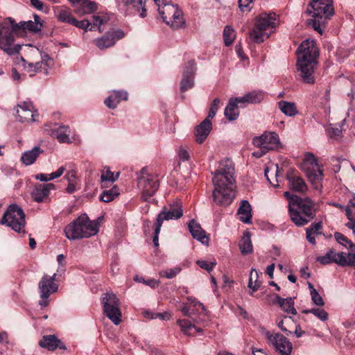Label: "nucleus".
<instances>
[{"instance_id": "6e6552de", "label": "nucleus", "mask_w": 355, "mask_h": 355, "mask_svg": "<svg viewBox=\"0 0 355 355\" xmlns=\"http://www.w3.org/2000/svg\"><path fill=\"white\" fill-rule=\"evenodd\" d=\"M158 12L163 21L173 29L182 28L185 24L182 11L178 6L171 3H164L162 6L158 5Z\"/></svg>"}, {"instance_id": "5701e85b", "label": "nucleus", "mask_w": 355, "mask_h": 355, "mask_svg": "<svg viewBox=\"0 0 355 355\" xmlns=\"http://www.w3.org/2000/svg\"><path fill=\"white\" fill-rule=\"evenodd\" d=\"M39 345L49 351H54L58 347L60 349H65L64 343L58 339L55 335L44 336L39 342Z\"/></svg>"}, {"instance_id": "6e6d98bb", "label": "nucleus", "mask_w": 355, "mask_h": 355, "mask_svg": "<svg viewBox=\"0 0 355 355\" xmlns=\"http://www.w3.org/2000/svg\"><path fill=\"white\" fill-rule=\"evenodd\" d=\"M327 135L331 138L338 139L341 136L342 130L338 128H329L327 130Z\"/></svg>"}, {"instance_id": "de8ad7c7", "label": "nucleus", "mask_w": 355, "mask_h": 355, "mask_svg": "<svg viewBox=\"0 0 355 355\" xmlns=\"http://www.w3.org/2000/svg\"><path fill=\"white\" fill-rule=\"evenodd\" d=\"M81 5L84 6V10H85L87 14H91L98 9V4L89 0H83Z\"/></svg>"}, {"instance_id": "7c9ffc66", "label": "nucleus", "mask_w": 355, "mask_h": 355, "mask_svg": "<svg viewBox=\"0 0 355 355\" xmlns=\"http://www.w3.org/2000/svg\"><path fill=\"white\" fill-rule=\"evenodd\" d=\"M345 214L349 220L346 226L355 234V196L351 199L345 208Z\"/></svg>"}, {"instance_id": "e433bc0d", "label": "nucleus", "mask_w": 355, "mask_h": 355, "mask_svg": "<svg viewBox=\"0 0 355 355\" xmlns=\"http://www.w3.org/2000/svg\"><path fill=\"white\" fill-rule=\"evenodd\" d=\"M224 114L230 121H234L238 118L239 112L235 101H233V98L229 100V103L225 109Z\"/></svg>"}, {"instance_id": "c03bdc74", "label": "nucleus", "mask_w": 355, "mask_h": 355, "mask_svg": "<svg viewBox=\"0 0 355 355\" xmlns=\"http://www.w3.org/2000/svg\"><path fill=\"white\" fill-rule=\"evenodd\" d=\"M302 313H312L322 321H326L328 319V313L324 309L319 308L304 309L302 311Z\"/></svg>"}, {"instance_id": "423d86ee", "label": "nucleus", "mask_w": 355, "mask_h": 355, "mask_svg": "<svg viewBox=\"0 0 355 355\" xmlns=\"http://www.w3.org/2000/svg\"><path fill=\"white\" fill-rule=\"evenodd\" d=\"M0 224L7 225L17 232H24L26 220L23 209L16 204L10 205L0 220Z\"/></svg>"}, {"instance_id": "5fc2aeb1", "label": "nucleus", "mask_w": 355, "mask_h": 355, "mask_svg": "<svg viewBox=\"0 0 355 355\" xmlns=\"http://www.w3.org/2000/svg\"><path fill=\"white\" fill-rule=\"evenodd\" d=\"M162 225L155 223L154 224V233L153 236V242L155 247L159 246V234L160 232Z\"/></svg>"}, {"instance_id": "a211bd4d", "label": "nucleus", "mask_w": 355, "mask_h": 355, "mask_svg": "<svg viewBox=\"0 0 355 355\" xmlns=\"http://www.w3.org/2000/svg\"><path fill=\"white\" fill-rule=\"evenodd\" d=\"M92 19V22H90L87 19L78 21L74 19V20L72 21V25L79 28L84 29L85 31L88 30L91 31L98 30L99 32H103V29L101 28V26L106 22L105 19L97 15H94Z\"/></svg>"}, {"instance_id": "a18cd8bd", "label": "nucleus", "mask_w": 355, "mask_h": 355, "mask_svg": "<svg viewBox=\"0 0 355 355\" xmlns=\"http://www.w3.org/2000/svg\"><path fill=\"white\" fill-rule=\"evenodd\" d=\"M57 16L59 21L71 24H72V21L75 19L69 9L60 10L58 11Z\"/></svg>"}, {"instance_id": "09e8293b", "label": "nucleus", "mask_w": 355, "mask_h": 355, "mask_svg": "<svg viewBox=\"0 0 355 355\" xmlns=\"http://www.w3.org/2000/svg\"><path fill=\"white\" fill-rule=\"evenodd\" d=\"M178 323L180 327L181 330L188 336L191 335V334L189 332V330L191 328H196V326L187 320H179Z\"/></svg>"}, {"instance_id": "20e7f679", "label": "nucleus", "mask_w": 355, "mask_h": 355, "mask_svg": "<svg viewBox=\"0 0 355 355\" xmlns=\"http://www.w3.org/2000/svg\"><path fill=\"white\" fill-rule=\"evenodd\" d=\"M332 3V0H311L308 5L306 12L313 17L308 25L320 34L327 19L334 13Z\"/></svg>"}, {"instance_id": "052dcab7", "label": "nucleus", "mask_w": 355, "mask_h": 355, "mask_svg": "<svg viewBox=\"0 0 355 355\" xmlns=\"http://www.w3.org/2000/svg\"><path fill=\"white\" fill-rule=\"evenodd\" d=\"M65 177L69 182V184H68V186H67L66 190L69 193H72L76 190V183L73 181V180H70L69 173H67Z\"/></svg>"}, {"instance_id": "58836bf2", "label": "nucleus", "mask_w": 355, "mask_h": 355, "mask_svg": "<svg viewBox=\"0 0 355 355\" xmlns=\"http://www.w3.org/2000/svg\"><path fill=\"white\" fill-rule=\"evenodd\" d=\"M119 194V189L116 186H114L109 190H104L100 196V200L105 202H110L117 197Z\"/></svg>"}, {"instance_id": "393cba45", "label": "nucleus", "mask_w": 355, "mask_h": 355, "mask_svg": "<svg viewBox=\"0 0 355 355\" xmlns=\"http://www.w3.org/2000/svg\"><path fill=\"white\" fill-rule=\"evenodd\" d=\"M286 179L288 181L291 188L297 192H305L307 189L306 184L300 177L295 176L292 172L286 174Z\"/></svg>"}, {"instance_id": "e2e57ef3", "label": "nucleus", "mask_w": 355, "mask_h": 355, "mask_svg": "<svg viewBox=\"0 0 355 355\" xmlns=\"http://www.w3.org/2000/svg\"><path fill=\"white\" fill-rule=\"evenodd\" d=\"M113 95L114 96V98L119 99V103L122 100L126 101L128 99V93L125 91H115L114 92Z\"/></svg>"}, {"instance_id": "864d4df0", "label": "nucleus", "mask_w": 355, "mask_h": 355, "mask_svg": "<svg viewBox=\"0 0 355 355\" xmlns=\"http://www.w3.org/2000/svg\"><path fill=\"white\" fill-rule=\"evenodd\" d=\"M104 103L107 107L110 109H115L119 105V99L114 98V96L112 94L105 98Z\"/></svg>"}, {"instance_id": "f8f14e48", "label": "nucleus", "mask_w": 355, "mask_h": 355, "mask_svg": "<svg viewBox=\"0 0 355 355\" xmlns=\"http://www.w3.org/2000/svg\"><path fill=\"white\" fill-rule=\"evenodd\" d=\"M137 185L141 190V198L144 201H148L153 196L159 188V184L157 177L144 172L141 170V175L138 178Z\"/></svg>"}, {"instance_id": "79ce46f5", "label": "nucleus", "mask_w": 355, "mask_h": 355, "mask_svg": "<svg viewBox=\"0 0 355 355\" xmlns=\"http://www.w3.org/2000/svg\"><path fill=\"white\" fill-rule=\"evenodd\" d=\"M235 38L234 31L230 26H227L223 30L224 43L226 46H230Z\"/></svg>"}, {"instance_id": "3c124183", "label": "nucleus", "mask_w": 355, "mask_h": 355, "mask_svg": "<svg viewBox=\"0 0 355 355\" xmlns=\"http://www.w3.org/2000/svg\"><path fill=\"white\" fill-rule=\"evenodd\" d=\"M219 103H220V99L218 98H216L215 99H214V101L211 105L208 116H207V118L208 119L211 120L214 117V116L216 115V114L218 110Z\"/></svg>"}, {"instance_id": "13d9d810", "label": "nucleus", "mask_w": 355, "mask_h": 355, "mask_svg": "<svg viewBox=\"0 0 355 355\" xmlns=\"http://www.w3.org/2000/svg\"><path fill=\"white\" fill-rule=\"evenodd\" d=\"M311 296L313 302L315 305L322 306L324 304L322 297L318 291H314L313 293L311 295Z\"/></svg>"}, {"instance_id": "680f3d73", "label": "nucleus", "mask_w": 355, "mask_h": 355, "mask_svg": "<svg viewBox=\"0 0 355 355\" xmlns=\"http://www.w3.org/2000/svg\"><path fill=\"white\" fill-rule=\"evenodd\" d=\"M178 155L180 159L182 162L188 161L189 159V154L188 151L183 147L180 148Z\"/></svg>"}, {"instance_id": "f03ea898", "label": "nucleus", "mask_w": 355, "mask_h": 355, "mask_svg": "<svg viewBox=\"0 0 355 355\" xmlns=\"http://www.w3.org/2000/svg\"><path fill=\"white\" fill-rule=\"evenodd\" d=\"M9 23L0 22V49L9 55L19 53L21 45L15 43L14 34L23 35L26 31L37 33L41 30V23L33 22L31 20L20 21L17 24L12 18H9Z\"/></svg>"}, {"instance_id": "37998d69", "label": "nucleus", "mask_w": 355, "mask_h": 355, "mask_svg": "<svg viewBox=\"0 0 355 355\" xmlns=\"http://www.w3.org/2000/svg\"><path fill=\"white\" fill-rule=\"evenodd\" d=\"M194 85V77L182 74V79L180 82V91L184 92Z\"/></svg>"}, {"instance_id": "bf43d9fd", "label": "nucleus", "mask_w": 355, "mask_h": 355, "mask_svg": "<svg viewBox=\"0 0 355 355\" xmlns=\"http://www.w3.org/2000/svg\"><path fill=\"white\" fill-rule=\"evenodd\" d=\"M180 268L176 267L174 268L167 269L166 270L164 271V273L166 278L172 279L175 277L180 272Z\"/></svg>"}, {"instance_id": "f3484780", "label": "nucleus", "mask_w": 355, "mask_h": 355, "mask_svg": "<svg viewBox=\"0 0 355 355\" xmlns=\"http://www.w3.org/2000/svg\"><path fill=\"white\" fill-rule=\"evenodd\" d=\"M125 34L121 30H113L107 32L102 37L98 38L95 40V44L100 49H105L112 46L117 40L123 38Z\"/></svg>"}, {"instance_id": "2f4dec72", "label": "nucleus", "mask_w": 355, "mask_h": 355, "mask_svg": "<svg viewBox=\"0 0 355 355\" xmlns=\"http://www.w3.org/2000/svg\"><path fill=\"white\" fill-rule=\"evenodd\" d=\"M23 66L27 73H29L30 76H33L35 73L40 72L42 69L46 70V67H44V60L41 62H37L35 63L27 62L26 60L21 58Z\"/></svg>"}, {"instance_id": "774afa93", "label": "nucleus", "mask_w": 355, "mask_h": 355, "mask_svg": "<svg viewBox=\"0 0 355 355\" xmlns=\"http://www.w3.org/2000/svg\"><path fill=\"white\" fill-rule=\"evenodd\" d=\"M84 10H85L84 6L83 5H81V3H80V5H78L77 6L75 7L74 12L79 16L87 15L86 11Z\"/></svg>"}, {"instance_id": "ddd939ff", "label": "nucleus", "mask_w": 355, "mask_h": 355, "mask_svg": "<svg viewBox=\"0 0 355 355\" xmlns=\"http://www.w3.org/2000/svg\"><path fill=\"white\" fill-rule=\"evenodd\" d=\"M183 216L182 203L175 200L164 206L157 215L155 223L162 225L164 220H178Z\"/></svg>"}, {"instance_id": "4d7b16f0", "label": "nucleus", "mask_w": 355, "mask_h": 355, "mask_svg": "<svg viewBox=\"0 0 355 355\" xmlns=\"http://www.w3.org/2000/svg\"><path fill=\"white\" fill-rule=\"evenodd\" d=\"M253 0H239V7L242 12L250 11Z\"/></svg>"}, {"instance_id": "603ef678", "label": "nucleus", "mask_w": 355, "mask_h": 355, "mask_svg": "<svg viewBox=\"0 0 355 355\" xmlns=\"http://www.w3.org/2000/svg\"><path fill=\"white\" fill-rule=\"evenodd\" d=\"M196 263L199 266V267L206 270L208 272H211L214 267L216 265V261L209 263L208 261L203 260H198Z\"/></svg>"}, {"instance_id": "f704fd0d", "label": "nucleus", "mask_w": 355, "mask_h": 355, "mask_svg": "<svg viewBox=\"0 0 355 355\" xmlns=\"http://www.w3.org/2000/svg\"><path fill=\"white\" fill-rule=\"evenodd\" d=\"M341 259H339L341 266L355 267V245H351L348 253L341 252Z\"/></svg>"}, {"instance_id": "c85d7f7f", "label": "nucleus", "mask_w": 355, "mask_h": 355, "mask_svg": "<svg viewBox=\"0 0 355 355\" xmlns=\"http://www.w3.org/2000/svg\"><path fill=\"white\" fill-rule=\"evenodd\" d=\"M42 153L43 150L39 146H35L31 150L24 152L21 155V160L26 166L31 165Z\"/></svg>"}, {"instance_id": "2eb2a0df", "label": "nucleus", "mask_w": 355, "mask_h": 355, "mask_svg": "<svg viewBox=\"0 0 355 355\" xmlns=\"http://www.w3.org/2000/svg\"><path fill=\"white\" fill-rule=\"evenodd\" d=\"M310 164L306 169V176L311 183L318 189L320 181L322 180V171L318 167L317 159L312 153L306 155V164Z\"/></svg>"}, {"instance_id": "4be33fe9", "label": "nucleus", "mask_w": 355, "mask_h": 355, "mask_svg": "<svg viewBox=\"0 0 355 355\" xmlns=\"http://www.w3.org/2000/svg\"><path fill=\"white\" fill-rule=\"evenodd\" d=\"M54 189L55 185L52 183L37 184L31 193L32 198L37 202H42L49 195V191Z\"/></svg>"}, {"instance_id": "dca6fc26", "label": "nucleus", "mask_w": 355, "mask_h": 355, "mask_svg": "<svg viewBox=\"0 0 355 355\" xmlns=\"http://www.w3.org/2000/svg\"><path fill=\"white\" fill-rule=\"evenodd\" d=\"M298 200L295 204V210L299 213L300 218L307 220V223L315 216L316 209L313 202L309 198H296Z\"/></svg>"}, {"instance_id": "f257e3e1", "label": "nucleus", "mask_w": 355, "mask_h": 355, "mask_svg": "<svg viewBox=\"0 0 355 355\" xmlns=\"http://www.w3.org/2000/svg\"><path fill=\"white\" fill-rule=\"evenodd\" d=\"M234 164L230 159L222 160L217 170L211 173L214 189L212 191L213 202L218 205H230L234 196Z\"/></svg>"}, {"instance_id": "7ed1b4c3", "label": "nucleus", "mask_w": 355, "mask_h": 355, "mask_svg": "<svg viewBox=\"0 0 355 355\" xmlns=\"http://www.w3.org/2000/svg\"><path fill=\"white\" fill-rule=\"evenodd\" d=\"M297 70L302 81L307 84L315 82L314 71L319 51L314 40H306L297 49Z\"/></svg>"}, {"instance_id": "0e129e2a", "label": "nucleus", "mask_w": 355, "mask_h": 355, "mask_svg": "<svg viewBox=\"0 0 355 355\" xmlns=\"http://www.w3.org/2000/svg\"><path fill=\"white\" fill-rule=\"evenodd\" d=\"M322 229V223L321 222L313 223L311 225V227L306 228V230H311V232L313 234H318L319 230Z\"/></svg>"}, {"instance_id": "4c0bfd02", "label": "nucleus", "mask_w": 355, "mask_h": 355, "mask_svg": "<svg viewBox=\"0 0 355 355\" xmlns=\"http://www.w3.org/2000/svg\"><path fill=\"white\" fill-rule=\"evenodd\" d=\"M119 176V173L118 172L116 175H115L114 173L110 171L109 168H105L104 171H103V173L101 176V180L102 182V187H107L108 183H113L114 181H116Z\"/></svg>"}, {"instance_id": "9b49d317", "label": "nucleus", "mask_w": 355, "mask_h": 355, "mask_svg": "<svg viewBox=\"0 0 355 355\" xmlns=\"http://www.w3.org/2000/svg\"><path fill=\"white\" fill-rule=\"evenodd\" d=\"M56 273L50 276L44 275L38 284L40 300L39 304L44 308L49 304V296L58 291L59 284L55 282Z\"/></svg>"}, {"instance_id": "9d476101", "label": "nucleus", "mask_w": 355, "mask_h": 355, "mask_svg": "<svg viewBox=\"0 0 355 355\" xmlns=\"http://www.w3.org/2000/svg\"><path fill=\"white\" fill-rule=\"evenodd\" d=\"M261 333L267 340L268 345L281 355L291 354L293 345L284 335L279 333L272 334L265 328H261Z\"/></svg>"}, {"instance_id": "412c9836", "label": "nucleus", "mask_w": 355, "mask_h": 355, "mask_svg": "<svg viewBox=\"0 0 355 355\" xmlns=\"http://www.w3.org/2000/svg\"><path fill=\"white\" fill-rule=\"evenodd\" d=\"M212 129L211 120L206 118L195 128L196 140L198 144L203 143Z\"/></svg>"}, {"instance_id": "6ab92c4d", "label": "nucleus", "mask_w": 355, "mask_h": 355, "mask_svg": "<svg viewBox=\"0 0 355 355\" xmlns=\"http://www.w3.org/2000/svg\"><path fill=\"white\" fill-rule=\"evenodd\" d=\"M33 106L31 102L24 101L17 105V114L21 122L35 121L36 111H33Z\"/></svg>"}, {"instance_id": "a19ab883", "label": "nucleus", "mask_w": 355, "mask_h": 355, "mask_svg": "<svg viewBox=\"0 0 355 355\" xmlns=\"http://www.w3.org/2000/svg\"><path fill=\"white\" fill-rule=\"evenodd\" d=\"M245 96L247 103H259L263 99V93L260 91H252Z\"/></svg>"}, {"instance_id": "49530a36", "label": "nucleus", "mask_w": 355, "mask_h": 355, "mask_svg": "<svg viewBox=\"0 0 355 355\" xmlns=\"http://www.w3.org/2000/svg\"><path fill=\"white\" fill-rule=\"evenodd\" d=\"M334 237L336 241L343 245L345 247L349 245V248H351V245H354V244L348 239L347 236L340 232H335Z\"/></svg>"}, {"instance_id": "a878e982", "label": "nucleus", "mask_w": 355, "mask_h": 355, "mask_svg": "<svg viewBox=\"0 0 355 355\" xmlns=\"http://www.w3.org/2000/svg\"><path fill=\"white\" fill-rule=\"evenodd\" d=\"M69 126L61 125L51 131V135L56 138L60 143H70Z\"/></svg>"}, {"instance_id": "1a4fd4ad", "label": "nucleus", "mask_w": 355, "mask_h": 355, "mask_svg": "<svg viewBox=\"0 0 355 355\" xmlns=\"http://www.w3.org/2000/svg\"><path fill=\"white\" fill-rule=\"evenodd\" d=\"M103 313L115 324L121 322L119 300L113 293H107L101 300Z\"/></svg>"}, {"instance_id": "473e14b6", "label": "nucleus", "mask_w": 355, "mask_h": 355, "mask_svg": "<svg viewBox=\"0 0 355 355\" xmlns=\"http://www.w3.org/2000/svg\"><path fill=\"white\" fill-rule=\"evenodd\" d=\"M239 248L241 254H251L253 251V247L250 239V234L249 232L245 231L243 236L239 242Z\"/></svg>"}, {"instance_id": "0eeeda50", "label": "nucleus", "mask_w": 355, "mask_h": 355, "mask_svg": "<svg viewBox=\"0 0 355 355\" xmlns=\"http://www.w3.org/2000/svg\"><path fill=\"white\" fill-rule=\"evenodd\" d=\"M276 15L275 13H262L257 19L254 28L250 32V38L256 43L262 42L269 35L266 31L276 26Z\"/></svg>"}, {"instance_id": "69168bd1", "label": "nucleus", "mask_w": 355, "mask_h": 355, "mask_svg": "<svg viewBox=\"0 0 355 355\" xmlns=\"http://www.w3.org/2000/svg\"><path fill=\"white\" fill-rule=\"evenodd\" d=\"M31 5L36 8L38 10H42L43 9L44 4L40 0H30Z\"/></svg>"}, {"instance_id": "c9c22d12", "label": "nucleus", "mask_w": 355, "mask_h": 355, "mask_svg": "<svg viewBox=\"0 0 355 355\" xmlns=\"http://www.w3.org/2000/svg\"><path fill=\"white\" fill-rule=\"evenodd\" d=\"M278 107L288 116H294L298 113L295 104L292 102L281 101L278 103Z\"/></svg>"}, {"instance_id": "b1692460", "label": "nucleus", "mask_w": 355, "mask_h": 355, "mask_svg": "<svg viewBox=\"0 0 355 355\" xmlns=\"http://www.w3.org/2000/svg\"><path fill=\"white\" fill-rule=\"evenodd\" d=\"M188 227L192 236L195 239L200 241L203 244L208 243V238L206 236L205 231L202 230L200 225L194 219H192L189 223Z\"/></svg>"}, {"instance_id": "bb28decb", "label": "nucleus", "mask_w": 355, "mask_h": 355, "mask_svg": "<svg viewBox=\"0 0 355 355\" xmlns=\"http://www.w3.org/2000/svg\"><path fill=\"white\" fill-rule=\"evenodd\" d=\"M275 302H277L282 309L292 315H296L297 311L294 307L295 302L292 297L282 298L279 295L275 296Z\"/></svg>"}, {"instance_id": "ea45409f", "label": "nucleus", "mask_w": 355, "mask_h": 355, "mask_svg": "<svg viewBox=\"0 0 355 355\" xmlns=\"http://www.w3.org/2000/svg\"><path fill=\"white\" fill-rule=\"evenodd\" d=\"M259 275L255 269L252 268L250 275L248 286L252 289V292L257 291L260 287V283L258 282Z\"/></svg>"}, {"instance_id": "c756f323", "label": "nucleus", "mask_w": 355, "mask_h": 355, "mask_svg": "<svg viewBox=\"0 0 355 355\" xmlns=\"http://www.w3.org/2000/svg\"><path fill=\"white\" fill-rule=\"evenodd\" d=\"M342 256L341 252L336 253L334 250L330 249L324 256L318 257L317 258V261L323 265L336 263L340 266L339 259H341Z\"/></svg>"}, {"instance_id": "72a5a7b5", "label": "nucleus", "mask_w": 355, "mask_h": 355, "mask_svg": "<svg viewBox=\"0 0 355 355\" xmlns=\"http://www.w3.org/2000/svg\"><path fill=\"white\" fill-rule=\"evenodd\" d=\"M124 6H131L135 11L139 12L141 17L146 16V10L145 8V3L143 0H121Z\"/></svg>"}, {"instance_id": "cd10ccee", "label": "nucleus", "mask_w": 355, "mask_h": 355, "mask_svg": "<svg viewBox=\"0 0 355 355\" xmlns=\"http://www.w3.org/2000/svg\"><path fill=\"white\" fill-rule=\"evenodd\" d=\"M252 208L248 200H242L240 207L238 209V214L240 215V220L244 223L249 224L252 223Z\"/></svg>"}, {"instance_id": "8fccbe9b", "label": "nucleus", "mask_w": 355, "mask_h": 355, "mask_svg": "<svg viewBox=\"0 0 355 355\" xmlns=\"http://www.w3.org/2000/svg\"><path fill=\"white\" fill-rule=\"evenodd\" d=\"M196 62L194 60H190L187 62L184 71L183 75L187 73V76L194 77V73L196 71Z\"/></svg>"}, {"instance_id": "39448f33", "label": "nucleus", "mask_w": 355, "mask_h": 355, "mask_svg": "<svg viewBox=\"0 0 355 355\" xmlns=\"http://www.w3.org/2000/svg\"><path fill=\"white\" fill-rule=\"evenodd\" d=\"M98 232V225L89 220L87 214H82L72 223L67 225L64 233L69 240L89 238Z\"/></svg>"}, {"instance_id": "aec40b11", "label": "nucleus", "mask_w": 355, "mask_h": 355, "mask_svg": "<svg viewBox=\"0 0 355 355\" xmlns=\"http://www.w3.org/2000/svg\"><path fill=\"white\" fill-rule=\"evenodd\" d=\"M284 196L288 200V211L291 220L297 225V226H304L307 224V220L305 219H302L300 218L299 213L295 210V204L298 200H296L295 198H300V197L291 194L290 192L286 191L284 192Z\"/></svg>"}, {"instance_id": "338daca9", "label": "nucleus", "mask_w": 355, "mask_h": 355, "mask_svg": "<svg viewBox=\"0 0 355 355\" xmlns=\"http://www.w3.org/2000/svg\"><path fill=\"white\" fill-rule=\"evenodd\" d=\"M35 179L39 180L42 182H48L52 180V179L49 178V174L46 173H40L35 175Z\"/></svg>"}, {"instance_id": "4468645a", "label": "nucleus", "mask_w": 355, "mask_h": 355, "mask_svg": "<svg viewBox=\"0 0 355 355\" xmlns=\"http://www.w3.org/2000/svg\"><path fill=\"white\" fill-rule=\"evenodd\" d=\"M252 144L260 149L265 151H270L277 149L279 146V136L275 132H265L260 137H255Z\"/></svg>"}]
</instances>
